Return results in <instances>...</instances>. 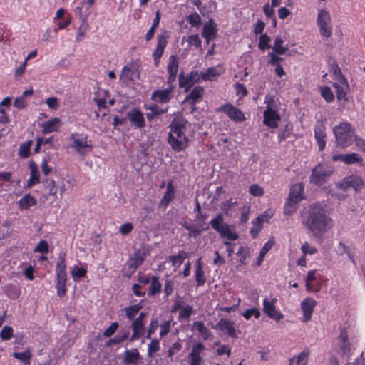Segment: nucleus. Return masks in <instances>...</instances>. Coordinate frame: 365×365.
<instances>
[{
  "label": "nucleus",
  "instance_id": "f257e3e1",
  "mask_svg": "<svg viewBox=\"0 0 365 365\" xmlns=\"http://www.w3.org/2000/svg\"><path fill=\"white\" fill-rule=\"evenodd\" d=\"M301 217L302 225L316 237H322L331 227V218L326 215L324 209L319 203L310 205L302 211Z\"/></svg>",
  "mask_w": 365,
  "mask_h": 365
},
{
  "label": "nucleus",
  "instance_id": "f03ea898",
  "mask_svg": "<svg viewBox=\"0 0 365 365\" xmlns=\"http://www.w3.org/2000/svg\"><path fill=\"white\" fill-rule=\"evenodd\" d=\"M187 121L184 118L173 119L170 125L168 142L175 151L184 150L188 145V138L185 135Z\"/></svg>",
  "mask_w": 365,
  "mask_h": 365
},
{
  "label": "nucleus",
  "instance_id": "7ed1b4c3",
  "mask_svg": "<svg viewBox=\"0 0 365 365\" xmlns=\"http://www.w3.org/2000/svg\"><path fill=\"white\" fill-rule=\"evenodd\" d=\"M333 132L338 147L344 148L351 145L355 139V129L349 122H341L336 125Z\"/></svg>",
  "mask_w": 365,
  "mask_h": 365
},
{
  "label": "nucleus",
  "instance_id": "20e7f679",
  "mask_svg": "<svg viewBox=\"0 0 365 365\" xmlns=\"http://www.w3.org/2000/svg\"><path fill=\"white\" fill-rule=\"evenodd\" d=\"M212 227L220 234L222 238H226L229 240H236L238 239V235L230 230V225L224 222L222 214L219 213L210 222Z\"/></svg>",
  "mask_w": 365,
  "mask_h": 365
},
{
  "label": "nucleus",
  "instance_id": "39448f33",
  "mask_svg": "<svg viewBox=\"0 0 365 365\" xmlns=\"http://www.w3.org/2000/svg\"><path fill=\"white\" fill-rule=\"evenodd\" d=\"M334 173V167L327 164H319L312 171L310 182L320 186Z\"/></svg>",
  "mask_w": 365,
  "mask_h": 365
},
{
  "label": "nucleus",
  "instance_id": "423d86ee",
  "mask_svg": "<svg viewBox=\"0 0 365 365\" xmlns=\"http://www.w3.org/2000/svg\"><path fill=\"white\" fill-rule=\"evenodd\" d=\"M87 139V135H83L77 133H72L71 135L70 140L72 141V148L82 156L91 152L93 149V145L88 143Z\"/></svg>",
  "mask_w": 365,
  "mask_h": 365
},
{
  "label": "nucleus",
  "instance_id": "0eeeda50",
  "mask_svg": "<svg viewBox=\"0 0 365 365\" xmlns=\"http://www.w3.org/2000/svg\"><path fill=\"white\" fill-rule=\"evenodd\" d=\"M317 26L319 28L320 34L323 37L329 38L332 35L331 19L329 14L325 10H321L317 19Z\"/></svg>",
  "mask_w": 365,
  "mask_h": 365
},
{
  "label": "nucleus",
  "instance_id": "6e6552de",
  "mask_svg": "<svg viewBox=\"0 0 365 365\" xmlns=\"http://www.w3.org/2000/svg\"><path fill=\"white\" fill-rule=\"evenodd\" d=\"M339 188L344 190H348L350 188H353L356 191L361 190L364 187V182L363 179L359 175H349L344 178L337 185Z\"/></svg>",
  "mask_w": 365,
  "mask_h": 365
},
{
  "label": "nucleus",
  "instance_id": "1a4fd4ad",
  "mask_svg": "<svg viewBox=\"0 0 365 365\" xmlns=\"http://www.w3.org/2000/svg\"><path fill=\"white\" fill-rule=\"evenodd\" d=\"M217 111L225 113L235 122L241 123L246 120L243 112L230 103H227L219 107Z\"/></svg>",
  "mask_w": 365,
  "mask_h": 365
},
{
  "label": "nucleus",
  "instance_id": "9d476101",
  "mask_svg": "<svg viewBox=\"0 0 365 365\" xmlns=\"http://www.w3.org/2000/svg\"><path fill=\"white\" fill-rule=\"evenodd\" d=\"M145 316L146 313L140 312L138 317L132 322L131 329L133 334L129 339L130 341L140 339L145 334L144 318Z\"/></svg>",
  "mask_w": 365,
  "mask_h": 365
},
{
  "label": "nucleus",
  "instance_id": "9b49d317",
  "mask_svg": "<svg viewBox=\"0 0 365 365\" xmlns=\"http://www.w3.org/2000/svg\"><path fill=\"white\" fill-rule=\"evenodd\" d=\"M205 350V346L201 342L195 344L187 356L189 365H202L203 360L201 354Z\"/></svg>",
  "mask_w": 365,
  "mask_h": 365
},
{
  "label": "nucleus",
  "instance_id": "f8f14e48",
  "mask_svg": "<svg viewBox=\"0 0 365 365\" xmlns=\"http://www.w3.org/2000/svg\"><path fill=\"white\" fill-rule=\"evenodd\" d=\"M213 328L226 331L227 334L232 338H237V334L241 332L237 330L235 322L227 319H221Z\"/></svg>",
  "mask_w": 365,
  "mask_h": 365
},
{
  "label": "nucleus",
  "instance_id": "ddd939ff",
  "mask_svg": "<svg viewBox=\"0 0 365 365\" xmlns=\"http://www.w3.org/2000/svg\"><path fill=\"white\" fill-rule=\"evenodd\" d=\"M263 115V123L265 125L272 128H276L278 127V122L280 121L281 116L277 110L272 109L269 104L267 106Z\"/></svg>",
  "mask_w": 365,
  "mask_h": 365
},
{
  "label": "nucleus",
  "instance_id": "4468645a",
  "mask_svg": "<svg viewBox=\"0 0 365 365\" xmlns=\"http://www.w3.org/2000/svg\"><path fill=\"white\" fill-rule=\"evenodd\" d=\"M173 86L165 89H157L152 93L151 99L160 103H168L173 97Z\"/></svg>",
  "mask_w": 365,
  "mask_h": 365
},
{
  "label": "nucleus",
  "instance_id": "2eb2a0df",
  "mask_svg": "<svg viewBox=\"0 0 365 365\" xmlns=\"http://www.w3.org/2000/svg\"><path fill=\"white\" fill-rule=\"evenodd\" d=\"M276 298L272 299L271 301L264 299L263 301V311L269 317L278 322L283 318L284 315L276 309Z\"/></svg>",
  "mask_w": 365,
  "mask_h": 365
},
{
  "label": "nucleus",
  "instance_id": "dca6fc26",
  "mask_svg": "<svg viewBox=\"0 0 365 365\" xmlns=\"http://www.w3.org/2000/svg\"><path fill=\"white\" fill-rule=\"evenodd\" d=\"M217 31V26L212 19H210L208 22L204 24L202 36L205 39L207 44H209L210 41L216 38Z\"/></svg>",
  "mask_w": 365,
  "mask_h": 365
},
{
  "label": "nucleus",
  "instance_id": "f3484780",
  "mask_svg": "<svg viewBox=\"0 0 365 365\" xmlns=\"http://www.w3.org/2000/svg\"><path fill=\"white\" fill-rule=\"evenodd\" d=\"M336 82L333 84L336 90V98L338 101H346L347 93L349 92V85L346 78L336 79Z\"/></svg>",
  "mask_w": 365,
  "mask_h": 365
},
{
  "label": "nucleus",
  "instance_id": "a211bd4d",
  "mask_svg": "<svg viewBox=\"0 0 365 365\" xmlns=\"http://www.w3.org/2000/svg\"><path fill=\"white\" fill-rule=\"evenodd\" d=\"M339 352L342 356H349L351 351V344L349 340L347 332L341 329L338 336Z\"/></svg>",
  "mask_w": 365,
  "mask_h": 365
},
{
  "label": "nucleus",
  "instance_id": "6ab92c4d",
  "mask_svg": "<svg viewBox=\"0 0 365 365\" xmlns=\"http://www.w3.org/2000/svg\"><path fill=\"white\" fill-rule=\"evenodd\" d=\"M127 118L136 128L145 126V118L143 113L138 108H133L127 113Z\"/></svg>",
  "mask_w": 365,
  "mask_h": 365
},
{
  "label": "nucleus",
  "instance_id": "aec40b11",
  "mask_svg": "<svg viewBox=\"0 0 365 365\" xmlns=\"http://www.w3.org/2000/svg\"><path fill=\"white\" fill-rule=\"evenodd\" d=\"M145 259V253L144 252L138 250L134 252L127 262L128 269L130 270V274H133L143 263Z\"/></svg>",
  "mask_w": 365,
  "mask_h": 365
},
{
  "label": "nucleus",
  "instance_id": "412c9836",
  "mask_svg": "<svg viewBox=\"0 0 365 365\" xmlns=\"http://www.w3.org/2000/svg\"><path fill=\"white\" fill-rule=\"evenodd\" d=\"M316 305L317 302L310 297H307L302 301L301 304V309L303 312L302 321L304 322H307L311 319L314 309Z\"/></svg>",
  "mask_w": 365,
  "mask_h": 365
},
{
  "label": "nucleus",
  "instance_id": "4be33fe9",
  "mask_svg": "<svg viewBox=\"0 0 365 365\" xmlns=\"http://www.w3.org/2000/svg\"><path fill=\"white\" fill-rule=\"evenodd\" d=\"M326 136L327 135L324 123L320 121H317L314 125V137L320 151L323 150L326 146Z\"/></svg>",
  "mask_w": 365,
  "mask_h": 365
},
{
  "label": "nucleus",
  "instance_id": "5701e85b",
  "mask_svg": "<svg viewBox=\"0 0 365 365\" xmlns=\"http://www.w3.org/2000/svg\"><path fill=\"white\" fill-rule=\"evenodd\" d=\"M198 75L197 71H192L187 76H184L183 73L181 72L179 74V87L185 88L187 91L196 81V77Z\"/></svg>",
  "mask_w": 365,
  "mask_h": 365
},
{
  "label": "nucleus",
  "instance_id": "b1692460",
  "mask_svg": "<svg viewBox=\"0 0 365 365\" xmlns=\"http://www.w3.org/2000/svg\"><path fill=\"white\" fill-rule=\"evenodd\" d=\"M66 252H61L58 254V261L56 266V279H67V274L66 272Z\"/></svg>",
  "mask_w": 365,
  "mask_h": 365
},
{
  "label": "nucleus",
  "instance_id": "393cba45",
  "mask_svg": "<svg viewBox=\"0 0 365 365\" xmlns=\"http://www.w3.org/2000/svg\"><path fill=\"white\" fill-rule=\"evenodd\" d=\"M139 73L133 62H130L125 65L120 75V79L128 82L133 81L135 76L138 78Z\"/></svg>",
  "mask_w": 365,
  "mask_h": 365
},
{
  "label": "nucleus",
  "instance_id": "a878e982",
  "mask_svg": "<svg viewBox=\"0 0 365 365\" xmlns=\"http://www.w3.org/2000/svg\"><path fill=\"white\" fill-rule=\"evenodd\" d=\"M175 190L171 181L168 182L166 191L160 200V207L166 208L170 202L175 198Z\"/></svg>",
  "mask_w": 365,
  "mask_h": 365
},
{
  "label": "nucleus",
  "instance_id": "bb28decb",
  "mask_svg": "<svg viewBox=\"0 0 365 365\" xmlns=\"http://www.w3.org/2000/svg\"><path fill=\"white\" fill-rule=\"evenodd\" d=\"M61 120L58 118H53L41 124L43 134H48L58 130Z\"/></svg>",
  "mask_w": 365,
  "mask_h": 365
},
{
  "label": "nucleus",
  "instance_id": "cd10ccee",
  "mask_svg": "<svg viewBox=\"0 0 365 365\" xmlns=\"http://www.w3.org/2000/svg\"><path fill=\"white\" fill-rule=\"evenodd\" d=\"M304 187L302 183H296L290 187L288 198L300 202L303 199Z\"/></svg>",
  "mask_w": 365,
  "mask_h": 365
},
{
  "label": "nucleus",
  "instance_id": "c85d7f7f",
  "mask_svg": "<svg viewBox=\"0 0 365 365\" xmlns=\"http://www.w3.org/2000/svg\"><path fill=\"white\" fill-rule=\"evenodd\" d=\"M141 356L137 349H133L131 350H126L125 351V356L123 358V362L125 364H135L138 365L139 360Z\"/></svg>",
  "mask_w": 365,
  "mask_h": 365
},
{
  "label": "nucleus",
  "instance_id": "c756f323",
  "mask_svg": "<svg viewBox=\"0 0 365 365\" xmlns=\"http://www.w3.org/2000/svg\"><path fill=\"white\" fill-rule=\"evenodd\" d=\"M204 88L201 86H197L193 88L188 96L186 97L187 101L190 105H195L199 100L202 98Z\"/></svg>",
  "mask_w": 365,
  "mask_h": 365
},
{
  "label": "nucleus",
  "instance_id": "7c9ffc66",
  "mask_svg": "<svg viewBox=\"0 0 365 365\" xmlns=\"http://www.w3.org/2000/svg\"><path fill=\"white\" fill-rule=\"evenodd\" d=\"M31 176L27 182V187H31L36 183L40 182L38 170L34 162H30L29 164Z\"/></svg>",
  "mask_w": 365,
  "mask_h": 365
},
{
  "label": "nucleus",
  "instance_id": "2f4dec72",
  "mask_svg": "<svg viewBox=\"0 0 365 365\" xmlns=\"http://www.w3.org/2000/svg\"><path fill=\"white\" fill-rule=\"evenodd\" d=\"M195 280L197 286H202L206 282V277L203 271L202 262L201 258H199L197 261L196 269H195Z\"/></svg>",
  "mask_w": 365,
  "mask_h": 365
},
{
  "label": "nucleus",
  "instance_id": "473e14b6",
  "mask_svg": "<svg viewBox=\"0 0 365 365\" xmlns=\"http://www.w3.org/2000/svg\"><path fill=\"white\" fill-rule=\"evenodd\" d=\"M189 257L188 252L184 250H180L177 255H170L168 257L169 261L171 262L172 266L173 267H180L183 261Z\"/></svg>",
  "mask_w": 365,
  "mask_h": 365
},
{
  "label": "nucleus",
  "instance_id": "72a5a7b5",
  "mask_svg": "<svg viewBox=\"0 0 365 365\" xmlns=\"http://www.w3.org/2000/svg\"><path fill=\"white\" fill-rule=\"evenodd\" d=\"M36 200L31 194H26L18 202L21 210H29L31 207L36 205Z\"/></svg>",
  "mask_w": 365,
  "mask_h": 365
},
{
  "label": "nucleus",
  "instance_id": "f704fd0d",
  "mask_svg": "<svg viewBox=\"0 0 365 365\" xmlns=\"http://www.w3.org/2000/svg\"><path fill=\"white\" fill-rule=\"evenodd\" d=\"M192 329H195L199 332L200 335L204 340H207L211 336L210 331L205 326L204 323L201 321L195 322L192 325Z\"/></svg>",
  "mask_w": 365,
  "mask_h": 365
},
{
  "label": "nucleus",
  "instance_id": "c9c22d12",
  "mask_svg": "<svg viewBox=\"0 0 365 365\" xmlns=\"http://www.w3.org/2000/svg\"><path fill=\"white\" fill-rule=\"evenodd\" d=\"M12 356L21 361L24 365H31L32 355L29 349L24 352H14Z\"/></svg>",
  "mask_w": 365,
  "mask_h": 365
},
{
  "label": "nucleus",
  "instance_id": "e433bc0d",
  "mask_svg": "<svg viewBox=\"0 0 365 365\" xmlns=\"http://www.w3.org/2000/svg\"><path fill=\"white\" fill-rule=\"evenodd\" d=\"M86 5V1H82L79 3V6L76 7L74 9V14L76 16H77L81 21L82 24H86L87 21L88 16H89L91 11H85L84 13H83V8Z\"/></svg>",
  "mask_w": 365,
  "mask_h": 365
},
{
  "label": "nucleus",
  "instance_id": "4c0bfd02",
  "mask_svg": "<svg viewBox=\"0 0 365 365\" xmlns=\"http://www.w3.org/2000/svg\"><path fill=\"white\" fill-rule=\"evenodd\" d=\"M147 109L150 110V113H146V118L148 120H152L155 117L168 111V108L162 109L156 104L150 106Z\"/></svg>",
  "mask_w": 365,
  "mask_h": 365
},
{
  "label": "nucleus",
  "instance_id": "58836bf2",
  "mask_svg": "<svg viewBox=\"0 0 365 365\" xmlns=\"http://www.w3.org/2000/svg\"><path fill=\"white\" fill-rule=\"evenodd\" d=\"M299 203V202L294 200H289V198L287 197L284 207V214L287 216L292 215L297 210Z\"/></svg>",
  "mask_w": 365,
  "mask_h": 365
},
{
  "label": "nucleus",
  "instance_id": "ea45409f",
  "mask_svg": "<svg viewBox=\"0 0 365 365\" xmlns=\"http://www.w3.org/2000/svg\"><path fill=\"white\" fill-rule=\"evenodd\" d=\"M274 245L273 240H268L260 250L259 255L257 259L256 264L257 266H260L265 255L272 249Z\"/></svg>",
  "mask_w": 365,
  "mask_h": 365
},
{
  "label": "nucleus",
  "instance_id": "a19ab883",
  "mask_svg": "<svg viewBox=\"0 0 365 365\" xmlns=\"http://www.w3.org/2000/svg\"><path fill=\"white\" fill-rule=\"evenodd\" d=\"M150 282L151 284L150 287V289L148 292V294L149 296H153L158 293H160L161 292L162 285L158 280V277L156 276H153L151 278Z\"/></svg>",
  "mask_w": 365,
  "mask_h": 365
},
{
  "label": "nucleus",
  "instance_id": "79ce46f5",
  "mask_svg": "<svg viewBox=\"0 0 365 365\" xmlns=\"http://www.w3.org/2000/svg\"><path fill=\"white\" fill-rule=\"evenodd\" d=\"M142 308L143 305L141 304V303H139L129 307H125L124 308V311L125 312L126 317L130 320H132Z\"/></svg>",
  "mask_w": 365,
  "mask_h": 365
},
{
  "label": "nucleus",
  "instance_id": "37998d69",
  "mask_svg": "<svg viewBox=\"0 0 365 365\" xmlns=\"http://www.w3.org/2000/svg\"><path fill=\"white\" fill-rule=\"evenodd\" d=\"M179 62L175 55H172L170 57L169 63L167 67L168 74L177 75L178 71Z\"/></svg>",
  "mask_w": 365,
  "mask_h": 365
},
{
  "label": "nucleus",
  "instance_id": "c03bdc74",
  "mask_svg": "<svg viewBox=\"0 0 365 365\" xmlns=\"http://www.w3.org/2000/svg\"><path fill=\"white\" fill-rule=\"evenodd\" d=\"M363 162V159L357 153H351L345 154L344 163L346 165H351L354 163L361 164Z\"/></svg>",
  "mask_w": 365,
  "mask_h": 365
},
{
  "label": "nucleus",
  "instance_id": "a18cd8bd",
  "mask_svg": "<svg viewBox=\"0 0 365 365\" xmlns=\"http://www.w3.org/2000/svg\"><path fill=\"white\" fill-rule=\"evenodd\" d=\"M43 183L44 184L46 189L48 190V194L53 197H56L58 188L56 186L55 181L46 178V180H43Z\"/></svg>",
  "mask_w": 365,
  "mask_h": 365
},
{
  "label": "nucleus",
  "instance_id": "49530a36",
  "mask_svg": "<svg viewBox=\"0 0 365 365\" xmlns=\"http://www.w3.org/2000/svg\"><path fill=\"white\" fill-rule=\"evenodd\" d=\"M308 359V352L303 351L296 358V365H306ZM295 358L289 359V365H293Z\"/></svg>",
  "mask_w": 365,
  "mask_h": 365
},
{
  "label": "nucleus",
  "instance_id": "de8ad7c7",
  "mask_svg": "<svg viewBox=\"0 0 365 365\" xmlns=\"http://www.w3.org/2000/svg\"><path fill=\"white\" fill-rule=\"evenodd\" d=\"M220 73L217 72L216 68L211 67L207 69L205 72L201 73V78L204 81H212L214 77L219 76Z\"/></svg>",
  "mask_w": 365,
  "mask_h": 365
},
{
  "label": "nucleus",
  "instance_id": "09e8293b",
  "mask_svg": "<svg viewBox=\"0 0 365 365\" xmlns=\"http://www.w3.org/2000/svg\"><path fill=\"white\" fill-rule=\"evenodd\" d=\"M270 38L266 34H262L259 40V48L262 51L270 48Z\"/></svg>",
  "mask_w": 365,
  "mask_h": 365
},
{
  "label": "nucleus",
  "instance_id": "8fccbe9b",
  "mask_svg": "<svg viewBox=\"0 0 365 365\" xmlns=\"http://www.w3.org/2000/svg\"><path fill=\"white\" fill-rule=\"evenodd\" d=\"M13 328L10 326H4L0 331V338L3 341H8L13 336Z\"/></svg>",
  "mask_w": 365,
  "mask_h": 365
},
{
  "label": "nucleus",
  "instance_id": "3c124183",
  "mask_svg": "<svg viewBox=\"0 0 365 365\" xmlns=\"http://www.w3.org/2000/svg\"><path fill=\"white\" fill-rule=\"evenodd\" d=\"M321 95L327 103H331L334 99L331 89L328 86H324L321 88Z\"/></svg>",
  "mask_w": 365,
  "mask_h": 365
},
{
  "label": "nucleus",
  "instance_id": "603ef678",
  "mask_svg": "<svg viewBox=\"0 0 365 365\" xmlns=\"http://www.w3.org/2000/svg\"><path fill=\"white\" fill-rule=\"evenodd\" d=\"M56 288L57 289V295L62 297L66 295V283L67 279H56Z\"/></svg>",
  "mask_w": 365,
  "mask_h": 365
},
{
  "label": "nucleus",
  "instance_id": "864d4df0",
  "mask_svg": "<svg viewBox=\"0 0 365 365\" xmlns=\"http://www.w3.org/2000/svg\"><path fill=\"white\" fill-rule=\"evenodd\" d=\"M188 22L195 27H198L202 24V19L200 15L197 12L190 14L187 17Z\"/></svg>",
  "mask_w": 365,
  "mask_h": 365
},
{
  "label": "nucleus",
  "instance_id": "5fc2aeb1",
  "mask_svg": "<svg viewBox=\"0 0 365 365\" xmlns=\"http://www.w3.org/2000/svg\"><path fill=\"white\" fill-rule=\"evenodd\" d=\"M200 227H201V230L197 228L195 226L192 225V228H190V230H188L190 231V232L188 234V237H193L195 238L200 235L202 230L205 231L209 229V226L205 225L204 224H201Z\"/></svg>",
  "mask_w": 365,
  "mask_h": 365
},
{
  "label": "nucleus",
  "instance_id": "6e6d98bb",
  "mask_svg": "<svg viewBox=\"0 0 365 365\" xmlns=\"http://www.w3.org/2000/svg\"><path fill=\"white\" fill-rule=\"evenodd\" d=\"M194 212H197L196 218L200 222H204L209 216L207 213H202V211L201 210V206L197 200H196V206Z\"/></svg>",
  "mask_w": 365,
  "mask_h": 365
},
{
  "label": "nucleus",
  "instance_id": "4d7b16f0",
  "mask_svg": "<svg viewBox=\"0 0 365 365\" xmlns=\"http://www.w3.org/2000/svg\"><path fill=\"white\" fill-rule=\"evenodd\" d=\"M32 141L29 140L20 146L19 155L23 158H27L30 155V149Z\"/></svg>",
  "mask_w": 365,
  "mask_h": 365
},
{
  "label": "nucleus",
  "instance_id": "13d9d810",
  "mask_svg": "<svg viewBox=\"0 0 365 365\" xmlns=\"http://www.w3.org/2000/svg\"><path fill=\"white\" fill-rule=\"evenodd\" d=\"M249 250L245 247H240L237 252V255L240 257V264H245V259L249 255Z\"/></svg>",
  "mask_w": 365,
  "mask_h": 365
},
{
  "label": "nucleus",
  "instance_id": "bf43d9fd",
  "mask_svg": "<svg viewBox=\"0 0 365 365\" xmlns=\"http://www.w3.org/2000/svg\"><path fill=\"white\" fill-rule=\"evenodd\" d=\"M330 67L331 71L333 73V75L334 76V78L336 80L345 78V76L341 73V68L339 67L337 63L335 61H334V62L331 63Z\"/></svg>",
  "mask_w": 365,
  "mask_h": 365
},
{
  "label": "nucleus",
  "instance_id": "052dcab7",
  "mask_svg": "<svg viewBox=\"0 0 365 365\" xmlns=\"http://www.w3.org/2000/svg\"><path fill=\"white\" fill-rule=\"evenodd\" d=\"M34 252H39L42 254H46L48 252V245L46 240H41L37 246L34 249Z\"/></svg>",
  "mask_w": 365,
  "mask_h": 365
},
{
  "label": "nucleus",
  "instance_id": "680f3d73",
  "mask_svg": "<svg viewBox=\"0 0 365 365\" xmlns=\"http://www.w3.org/2000/svg\"><path fill=\"white\" fill-rule=\"evenodd\" d=\"M159 349H160L159 340L157 339H152L150 343L148 344V356H151L153 353H155Z\"/></svg>",
  "mask_w": 365,
  "mask_h": 365
},
{
  "label": "nucleus",
  "instance_id": "e2e57ef3",
  "mask_svg": "<svg viewBox=\"0 0 365 365\" xmlns=\"http://www.w3.org/2000/svg\"><path fill=\"white\" fill-rule=\"evenodd\" d=\"M193 313L192 307L190 305L182 307L179 313V318L188 319Z\"/></svg>",
  "mask_w": 365,
  "mask_h": 365
},
{
  "label": "nucleus",
  "instance_id": "0e129e2a",
  "mask_svg": "<svg viewBox=\"0 0 365 365\" xmlns=\"http://www.w3.org/2000/svg\"><path fill=\"white\" fill-rule=\"evenodd\" d=\"M260 311L257 308L247 309L242 314L243 317L246 319H250L252 316H254L256 319H258L260 317Z\"/></svg>",
  "mask_w": 365,
  "mask_h": 365
},
{
  "label": "nucleus",
  "instance_id": "69168bd1",
  "mask_svg": "<svg viewBox=\"0 0 365 365\" xmlns=\"http://www.w3.org/2000/svg\"><path fill=\"white\" fill-rule=\"evenodd\" d=\"M119 324L117 322H113L104 331L103 336L105 337H110L117 331Z\"/></svg>",
  "mask_w": 365,
  "mask_h": 365
},
{
  "label": "nucleus",
  "instance_id": "338daca9",
  "mask_svg": "<svg viewBox=\"0 0 365 365\" xmlns=\"http://www.w3.org/2000/svg\"><path fill=\"white\" fill-rule=\"evenodd\" d=\"M187 43L190 45H193L197 48H201L202 41L198 34H192L188 36Z\"/></svg>",
  "mask_w": 365,
  "mask_h": 365
},
{
  "label": "nucleus",
  "instance_id": "774afa93",
  "mask_svg": "<svg viewBox=\"0 0 365 365\" xmlns=\"http://www.w3.org/2000/svg\"><path fill=\"white\" fill-rule=\"evenodd\" d=\"M250 193L253 196H262L264 194L263 189L257 184H253L250 186Z\"/></svg>",
  "mask_w": 365,
  "mask_h": 365
}]
</instances>
